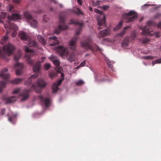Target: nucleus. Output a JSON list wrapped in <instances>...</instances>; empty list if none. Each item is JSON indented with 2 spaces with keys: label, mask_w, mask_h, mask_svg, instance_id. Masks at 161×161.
Wrapping results in <instances>:
<instances>
[{
  "label": "nucleus",
  "mask_w": 161,
  "mask_h": 161,
  "mask_svg": "<svg viewBox=\"0 0 161 161\" xmlns=\"http://www.w3.org/2000/svg\"><path fill=\"white\" fill-rule=\"evenodd\" d=\"M121 28V21L119 22L118 25L113 29L114 31H117Z\"/></svg>",
  "instance_id": "nucleus-36"
},
{
  "label": "nucleus",
  "mask_w": 161,
  "mask_h": 161,
  "mask_svg": "<svg viewBox=\"0 0 161 161\" xmlns=\"http://www.w3.org/2000/svg\"><path fill=\"white\" fill-rule=\"evenodd\" d=\"M8 36H4L1 40V43L2 44H4L8 40Z\"/></svg>",
  "instance_id": "nucleus-38"
},
{
  "label": "nucleus",
  "mask_w": 161,
  "mask_h": 161,
  "mask_svg": "<svg viewBox=\"0 0 161 161\" xmlns=\"http://www.w3.org/2000/svg\"><path fill=\"white\" fill-rule=\"evenodd\" d=\"M86 63L85 60L82 62L81 64H80L79 65L80 67H83L84 66Z\"/></svg>",
  "instance_id": "nucleus-54"
},
{
  "label": "nucleus",
  "mask_w": 161,
  "mask_h": 161,
  "mask_svg": "<svg viewBox=\"0 0 161 161\" xmlns=\"http://www.w3.org/2000/svg\"><path fill=\"white\" fill-rule=\"evenodd\" d=\"M143 59H153V57L151 56H144L142 57Z\"/></svg>",
  "instance_id": "nucleus-48"
},
{
  "label": "nucleus",
  "mask_w": 161,
  "mask_h": 161,
  "mask_svg": "<svg viewBox=\"0 0 161 161\" xmlns=\"http://www.w3.org/2000/svg\"><path fill=\"white\" fill-rule=\"evenodd\" d=\"M18 35L21 40H28L29 37L28 35L23 31L19 32Z\"/></svg>",
  "instance_id": "nucleus-17"
},
{
  "label": "nucleus",
  "mask_w": 161,
  "mask_h": 161,
  "mask_svg": "<svg viewBox=\"0 0 161 161\" xmlns=\"http://www.w3.org/2000/svg\"><path fill=\"white\" fill-rule=\"evenodd\" d=\"M20 90V89L19 88H17L14 89L13 92V93L14 94H16L18 93Z\"/></svg>",
  "instance_id": "nucleus-46"
},
{
  "label": "nucleus",
  "mask_w": 161,
  "mask_h": 161,
  "mask_svg": "<svg viewBox=\"0 0 161 161\" xmlns=\"http://www.w3.org/2000/svg\"><path fill=\"white\" fill-rule=\"evenodd\" d=\"M38 76V75L36 74H35L34 75H31L28 79V81H25L24 82V84L28 86L31 87V88L32 90H34L37 92H41L40 88L44 87L46 85V82L42 79H38L37 81V82L36 84H33L31 86V81L36 78ZM30 87H29V88Z\"/></svg>",
  "instance_id": "nucleus-1"
},
{
  "label": "nucleus",
  "mask_w": 161,
  "mask_h": 161,
  "mask_svg": "<svg viewBox=\"0 0 161 161\" xmlns=\"http://www.w3.org/2000/svg\"><path fill=\"white\" fill-rule=\"evenodd\" d=\"M131 26L130 25V26H127L125 27L124 28L123 30L122 31H121V36H122L123 35V34L125 32V31H126V30L127 29L130 28V27Z\"/></svg>",
  "instance_id": "nucleus-43"
},
{
  "label": "nucleus",
  "mask_w": 161,
  "mask_h": 161,
  "mask_svg": "<svg viewBox=\"0 0 161 161\" xmlns=\"http://www.w3.org/2000/svg\"><path fill=\"white\" fill-rule=\"evenodd\" d=\"M29 90H25L24 91L22 95V98L21 99V101H25L28 98L29 96Z\"/></svg>",
  "instance_id": "nucleus-24"
},
{
  "label": "nucleus",
  "mask_w": 161,
  "mask_h": 161,
  "mask_svg": "<svg viewBox=\"0 0 161 161\" xmlns=\"http://www.w3.org/2000/svg\"><path fill=\"white\" fill-rule=\"evenodd\" d=\"M57 75V74L55 72H53L50 74L49 76L51 78H53L54 76Z\"/></svg>",
  "instance_id": "nucleus-49"
},
{
  "label": "nucleus",
  "mask_w": 161,
  "mask_h": 161,
  "mask_svg": "<svg viewBox=\"0 0 161 161\" xmlns=\"http://www.w3.org/2000/svg\"><path fill=\"white\" fill-rule=\"evenodd\" d=\"M67 49L66 47L59 46L56 47L55 50L62 58H66L68 61L71 62L75 61L76 59L75 54L73 52L70 53L67 51Z\"/></svg>",
  "instance_id": "nucleus-2"
},
{
  "label": "nucleus",
  "mask_w": 161,
  "mask_h": 161,
  "mask_svg": "<svg viewBox=\"0 0 161 161\" xmlns=\"http://www.w3.org/2000/svg\"><path fill=\"white\" fill-rule=\"evenodd\" d=\"M69 24H75V25H79L80 26H82L83 25V23L82 22L80 23L77 21H75L74 20L71 19L70 21V22Z\"/></svg>",
  "instance_id": "nucleus-32"
},
{
  "label": "nucleus",
  "mask_w": 161,
  "mask_h": 161,
  "mask_svg": "<svg viewBox=\"0 0 161 161\" xmlns=\"http://www.w3.org/2000/svg\"><path fill=\"white\" fill-rule=\"evenodd\" d=\"M4 25L5 28L6 30L7 33H9L12 30H14L12 33V36L13 37H15L17 34L16 31L18 30V26L15 24L9 22L7 23V25L4 24Z\"/></svg>",
  "instance_id": "nucleus-7"
},
{
  "label": "nucleus",
  "mask_w": 161,
  "mask_h": 161,
  "mask_svg": "<svg viewBox=\"0 0 161 161\" xmlns=\"http://www.w3.org/2000/svg\"><path fill=\"white\" fill-rule=\"evenodd\" d=\"M68 28V26L67 25H59L58 27L55 29L54 32L55 34H58L60 33L61 30H65Z\"/></svg>",
  "instance_id": "nucleus-16"
},
{
  "label": "nucleus",
  "mask_w": 161,
  "mask_h": 161,
  "mask_svg": "<svg viewBox=\"0 0 161 161\" xmlns=\"http://www.w3.org/2000/svg\"><path fill=\"white\" fill-rule=\"evenodd\" d=\"M16 69V74L17 75H20L22 73V70L24 67L23 64L20 63H17L14 66Z\"/></svg>",
  "instance_id": "nucleus-12"
},
{
  "label": "nucleus",
  "mask_w": 161,
  "mask_h": 161,
  "mask_svg": "<svg viewBox=\"0 0 161 161\" xmlns=\"http://www.w3.org/2000/svg\"><path fill=\"white\" fill-rule=\"evenodd\" d=\"M109 8V6L107 5H105L103 6L102 8L104 10H107Z\"/></svg>",
  "instance_id": "nucleus-53"
},
{
  "label": "nucleus",
  "mask_w": 161,
  "mask_h": 161,
  "mask_svg": "<svg viewBox=\"0 0 161 161\" xmlns=\"http://www.w3.org/2000/svg\"><path fill=\"white\" fill-rule=\"evenodd\" d=\"M2 19V18L1 16V14H0V22L1 23H3V21H2V20H1V19Z\"/></svg>",
  "instance_id": "nucleus-61"
},
{
  "label": "nucleus",
  "mask_w": 161,
  "mask_h": 161,
  "mask_svg": "<svg viewBox=\"0 0 161 161\" xmlns=\"http://www.w3.org/2000/svg\"><path fill=\"white\" fill-rule=\"evenodd\" d=\"M143 19V17L141 18L139 20L140 22H141V21H142V20Z\"/></svg>",
  "instance_id": "nucleus-64"
},
{
  "label": "nucleus",
  "mask_w": 161,
  "mask_h": 161,
  "mask_svg": "<svg viewBox=\"0 0 161 161\" xmlns=\"http://www.w3.org/2000/svg\"><path fill=\"white\" fill-rule=\"evenodd\" d=\"M21 18V16L19 14H14L11 16H8V19L14 21L20 19Z\"/></svg>",
  "instance_id": "nucleus-15"
},
{
  "label": "nucleus",
  "mask_w": 161,
  "mask_h": 161,
  "mask_svg": "<svg viewBox=\"0 0 161 161\" xmlns=\"http://www.w3.org/2000/svg\"><path fill=\"white\" fill-rule=\"evenodd\" d=\"M17 98L15 96H11L4 98L3 101L6 103H11L15 102Z\"/></svg>",
  "instance_id": "nucleus-18"
},
{
  "label": "nucleus",
  "mask_w": 161,
  "mask_h": 161,
  "mask_svg": "<svg viewBox=\"0 0 161 161\" xmlns=\"http://www.w3.org/2000/svg\"><path fill=\"white\" fill-rule=\"evenodd\" d=\"M64 21V17L62 16H60L59 17V22L60 23H63Z\"/></svg>",
  "instance_id": "nucleus-47"
},
{
  "label": "nucleus",
  "mask_w": 161,
  "mask_h": 161,
  "mask_svg": "<svg viewBox=\"0 0 161 161\" xmlns=\"http://www.w3.org/2000/svg\"><path fill=\"white\" fill-rule=\"evenodd\" d=\"M5 112V109H2L1 111V113L2 114H3Z\"/></svg>",
  "instance_id": "nucleus-58"
},
{
  "label": "nucleus",
  "mask_w": 161,
  "mask_h": 161,
  "mask_svg": "<svg viewBox=\"0 0 161 161\" xmlns=\"http://www.w3.org/2000/svg\"><path fill=\"white\" fill-rule=\"evenodd\" d=\"M110 31L109 29L102 30L99 32L98 36L99 37H103L110 33Z\"/></svg>",
  "instance_id": "nucleus-21"
},
{
  "label": "nucleus",
  "mask_w": 161,
  "mask_h": 161,
  "mask_svg": "<svg viewBox=\"0 0 161 161\" xmlns=\"http://www.w3.org/2000/svg\"><path fill=\"white\" fill-rule=\"evenodd\" d=\"M94 11L99 14L97 16V19L98 24V28L101 29L105 26L106 22L104 14L97 9H95Z\"/></svg>",
  "instance_id": "nucleus-3"
},
{
  "label": "nucleus",
  "mask_w": 161,
  "mask_h": 161,
  "mask_svg": "<svg viewBox=\"0 0 161 161\" xmlns=\"http://www.w3.org/2000/svg\"><path fill=\"white\" fill-rule=\"evenodd\" d=\"M155 34L156 37H160V35L158 32H156Z\"/></svg>",
  "instance_id": "nucleus-57"
},
{
  "label": "nucleus",
  "mask_w": 161,
  "mask_h": 161,
  "mask_svg": "<svg viewBox=\"0 0 161 161\" xmlns=\"http://www.w3.org/2000/svg\"><path fill=\"white\" fill-rule=\"evenodd\" d=\"M26 43L28 44L30 47H35L37 45V43L36 42L28 39V40Z\"/></svg>",
  "instance_id": "nucleus-28"
},
{
  "label": "nucleus",
  "mask_w": 161,
  "mask_h": 161,
  "mask_svg": "<svg viewBox=\"0 0 161 161\" xmlns=\"http://www.w3.org/2000/svg\"><path fill=\"white\" fill-rule=\"evenodd\" d=\"M63 79V78H61L57 82H55L53 84L52 87L53 92V93L56 92L58 90V86L61 84Z\"/></svg>",
  "instance_id": "nucleus-14"
},
{
  "label": "nucleus",
  "mask_w": 161,
  "mask_h": 161,
  "mask_svg": "<svg viewBox=\"0 0 161 161\" xmlns=\"http://www.w3.org/2000/svg\"><path fill=\"white\" fill-rule=\"evenodd\" d=\"M121 39V33H119L116 34L114 36V39L115 41H120Z\"/></svg>",
  "instance_id": "nucleus-39"
},
{
  "label": "nucleus",
  "mask_w": 161,
  "mask_h": 161,
  "mask_svg": "<svg viewBox=\"0 0 161 161\" xmlns=\"http://www.w3.org/2000/svg\"><path fill=\"white\" fill-rule=\"evenodd\" d=\"M77 11L75 12L78 14H83V13L80 11V10L78 8H77Z\"/></svg>",
  "instance_id": "nucleus-50"
},
{
  "label": "nucleus",
  "mask_w": 161,
  "mask_h": 161,
  "mask_svg": "<svg viewBox=\"0 0 161 161\" xmlns=\"http://www.w3.org/2000/svg\"><path fill=\"white\" fill-rule=\"evenodd\" d=\"M24 16L27 22L32 27L36 28L38 25V22L30 13L27 12L24 13Z\"/></svg>",
  "instance_id": "nucleus-6"
},
{
  "label": "nucleus",
  "mask_w": 161,
  "mask_h": 161,
  "mask_svg": "<svg viewBox=\"0 0 161 161\" xmlns=\"http://www.w3.org/2000/svg\"><path fill=\"white\" fill-rule=\"evenodd\" d=\"M161 63V58L159 59H158L152 62V64L154 65V64L157 63Z\"/></svg>",
  "instance_id": "nucleus-42"
},
{
  "label": "nucleus",
  "mask_w": 161,
  "mask_h": 161,
  "mask_svg": "<svg viewBox=\"0 0 161 161\" xmlns=\"http://www.w3.org/2000/svg\"><path fill=\"white\" fill-rule=\"evenodd\" d=\"M21 52L20 51H19L14 56V58L15 60H18L19 58L21 57Z\"/></svg>",
  "instance_id": "nucleus-31"
},
{
  "label": "nucleus",
  "mask_w": 161,
  "mask_h": 161,
  "mask_svg": "<svg viewBox=\"0 0 161 161\" xmlns=\"http://www.w3.org/2000/svg\"><path fill=\"white\" fill-rule=\"evenodd\" d=\"M49 39L50 42H53L52 43L50 44L51 46L58 44L59 43V42L57 39V37L56 36H54L53 37H49Z\"/></svg>",
  "instance_id": "nucleus-20"
},
{
  "label": "nucleus",
  "mask_w": 161,
  "mask_h": 161,
  "mask_svg": "<svg viewBox=\"0 0 161 161\" xmlns=\"http://www.w3.org/2000/svg\"><path fill=\"white\" fill-rule=\"evenodd\" d=\"M78 38L75 37L69 42V46L70 49L73 51H75L76 49V42L77 41Z\"/></svg>",
  "instance_id": "nucleus-13"
},
{
  "label": "nucleus",
  "mask_w": 161,
  "mask_h": 161,
  "mask_svg": "<svg viewBox=\"0 0 161 161\" xmlns=\"http://www.w3.org/2000/svg\"><path fill=\"white\" fill-rule=\"evenodd\" d=\"M89 10L91 11H92L93 10L92 8L91 7H89Z\"/></svg>",
  "instance_id": "nucleus-63"
},
{
  "label": "nucleus",
  "mask_w": 161,
  "mask_h": 161,
  "mask_svg": "<svg viewBox=\"0 0 161 161\" xmlns=\"http://www.w3.org/2000/svg\"><path fill=\"white\" fill-rule=\"evenodd\" d=\"M41 102L43 103L46 107H47L50 103V100L48 98H44L42 96L39 97Z\"/></svg>",
  "instance_id": "nucleus-19"
},
{
  "label": "nucleus",
  "mask_w": 161,
  "mask_h": 161,
  "mask_svg": "<svg viewBox=\"0 0 161 161\" xmlns=\"http://www.w3.org/2000/svg\"><path fill=\"white\" fill-rule=\"evenodd\" d=\"M100 1H97L96 2L93 1L92 2L93 5L94 6H96L99 5Z\"/></svg>",
  "instance_id": "nucleus-44"
},
{
  "label": "nucleus",
  "mask_w": 161,
  "mask_h": 161,
  "mask_svg": "<svg viewBox=\"0 0 161 161\" xmlns=\"http://www.w3.org/2000/svg\"><path fill=\"white\" fill-rule=\"evenodd\" d=\"M77 1L80 5H82L81 0H77Z\"/></svg>",
  "instance_id": "nucleus-59"
},
{
  "label": "nucleus",
  "mask_w": 161,
  "mask_h": 161,
  "mask_svg": "<svg viewBox=\"0 0 161 161\" xmlns=\"http://www.w3.org/2000/svg\"><path fill=\"white\" fill-rule=\"evenodd\" d=\"M12 1L13 3L18 4L19 3L20 0H12Z\"/></svg>",
  "instance_id": "nucleus-56"
},
{
  "label": "nucleus",
  "mask_w": 161,
  "mask_h": 161,
  "mask_svg": "<svg viewBox=\"0 0 161 161\" xmlns=\"http://www.w3.org/2000/svg\"><path fill=\"white\" fill-rule=\"evenodd\" d=\"M39 42L42 44L44 45L46 43V41L44 38L41 35H38L37 36Z\"/></svg>",
  "instance_id": "nucleus-29"
},
{
  "label": "nucleus",
  "mask_w": 161,
  "mask_h": 161,
  "mask_svg": "<svg viewBox=\"0 0 161 161\" xmlns=\"http://www.w3.org/2000/svg\"><path fill=\"white\" fill-rule=\"evenodd\" d=\"M16 116L17 115L16 114L10 113L8 118V120L10 122H12L13 121L15 120Z\"/></svg>",
  "instance_id": "nucleus-27"
},
{
  "label": "nucleus",
  "mask_w": 161,
  "mask_h": 161,
  "mask_svg": "<svg viewBox=\"0 0 161 161\" xmlns=\"http://www.w3.org/2000/svg\"><path fill=\"white\" fill-rule=\"evenodd\" d=\"M45 59V57H43L42 58V61L41 62H43L44 61Z\"/></svg>",
  "instance_id": "nucleus-60"
},
{
  "label": "nucleus",
  "mask_w": 161,
  "mask_h": 161,
  "mask_svg": "<svg viewBox=\"0 0 161 161\" xmlns=\"http://www.w3.org/2000/svg\"><path fill=\"white\" fill-rule=\"evenodd\" d=\"M15 49V47L14 45L9 42L2 48L3 51L8 56L12 55Z\"/></svg>",
  "instance_id": "nucleus-8"
},
{
  "label": "nucleus",
  "mask_w": 161,
  "mask_h": 161,
  "mask_svg": "<svg viewBox=\"0 0 161 161\" xmlns=\"http://www.w3.org/2000/svg\"><path fill=\"white\" fill-rule=\"evenodd\" d=\"M1 15L2 19H5L7 16V14L5 12H1Z\"/></svg>",
  "instance_id": "nucleus-45"
},
{
  "label": "nucleus",
  "mask_w": 161,
  "mask_h": 161,
  "mask_svg": "<svg viewBox=\"0 0 161 161\" xmlns=\"http://www.w3.org/2000/svg\"><path fill=\"white\" fill-rule=\"evenodd\" d=\"M50 67L51 65L48 63L45 64L44 66V68L46 70H48Z\"/></svg>",
  "instance_id": "nucleus-40"
},
{
  "label": "nucleus",
  "mask_w": 161,
  "mask_h": 161,
  "mask_svg": "<svg viewBox=\"0 0 161 161\" xmlns=\"http://www.w3.org/2000/svg\"><path fill=\"white\" fill-rule=\"evenodd\" d=\"M0 77L6 80L10 78V75L8 73V69L7 68H4L1 71L0 73Z\"/></svg>",
  "instance_id": "nucleus-11"
},
{
  "label": "nucleus",
  "mask_w": 161,
  "mask_h": 161,
  "mask_svg": "<svg viewBox=\"0 0 161 161\" xmlns=\"http://www.w3.org/2000/svg\"><path fill=\"white\" fill-rule=\"evenodd\" d=\"M137 14L135 12L130 11L128 13H125L123 16V19L124 22H131L135 19L137 18ZM122 19H121V21ZM122 22L121 21V24Z\"/></svg>",
  "instance_id": "nucleus-5"
},
{
  "label": "nucleus",
  "mask_w": 161,
  "mask_h": 161,
  "mask_svg": "<svg viewBox=\"0 0 161 161\" xmlns=\"http://www.w3.org/2000/svg\"><path fill=\"white\" fill-rule=\"evenodd\" d=\"M147 25L149 27L152 26H157L158 28H160L161 29V21L157 24L152 21H147Z\"/></svg>",
  "instance_id": "nucleus-22"
},
{
  "label": "nucleus",
  "mask_w": 161,
  "mask_h": 161,
  "mask_svg": "<svg viewBox=\"0 0 161 161\" xmlns=\"http://www.w3.org/2000/svg\"><path fill=\"white\" fill-rule=\"evenodd\" d=\"M6 83L2 81L0 83V92H1L3 88L5 87Z\"/></svg>",
  "instance_id": "nucleus-35"
},
{
  "label": "nucleus",
  "mask_w": 161,
  "mask_h": 161,
  "mask_svg": "<svg viewBox=\"0 0 161 161\" xmlns=\"http://www.w3.org/2000/svg\"><path fill=\"white\" fill-rule=\"evenodd\" d=\"M84 84V81L81 80H79L75 82V84L76 86H81L83 85Z\"/></svg>",
  "instance_id": "nucleus-37"
},
{
  "label": "nucleus",
  "mask_w": 161,
  "mask_h": 161,
  "mask_svg": "<svg viewBox=\"0 0 161 161\" xmlns=\"http://www.w3.org/2000/svg\"><path fill=\"white\" fill-rule=\"evenodd\" d=\"M22 80V79L20 78H17L13 80L11 82L14 84H18L20 83Z\"/></svg>",
  "instance_id": "nucleus-33"
},
{
  "label": "nucleus",
  "mask_w": 161,
  "mask_h": 161,
  "mask_svg": "<svg viewBox=\"0 0 161 161\" xmlns=\"http://www.w3.org/2000/svg\"><path fill=\"white\" fill-rule=\"evenodd\" d=\"M139 41L141 43L144 44L148 42L150 40L147 38H139Z\"/></svg>",
  "instance_id": "nucleus-34"
},
{
  "label": "nucleus",
  "mask_w": 161,
  "mask_h": 161,
  "mask_svg": "<svg viewBox=\"0 0 161 161\" xmlns=\"http://www.w3.org/2000/svg\"><path fill=\"white\" fill-rule=\"evenodd\" d=\"M105 61L107 63L108 66L111 70H114V67L113 66V64L114 63V62L113 61H111L107 58V57L105 58Z\"/></svg>",
  "instance_id": "nucleus-23"
},
{
  "label": "nucleus",
  "mask_w": 161,
  "mask_h": 161,
  "mask_svg": "<svg viewBox=\"0 0 161 161\" xmlns=\"http://www.w3.org/2000/svg\"><path fill=\"white\" fill-rule=\"evenodd\" d=\"M81 28H80L78 30H77L76 31V35H78L80 33V31H81Z\"/></svg>",
  "instance_id": "nucleus-55"
},
{
  "label": "nucleus",
  "mask_w": 161,
  "mask_h": 161,
  "mask_svg": "<svg viewBox=\"0 0 161 161\" xmlns=\"http://www.w3.org/2000/svg\"><path fill=\"white\" fill-rule=\"evenodd\" d=\"M123 41V42L121 43V47L123 46L124 45L127 46L129 41V38L128 37H125Z\"/></svg>",
  "instance_id": "nucleus-30"
},
{
  "label": "nucleus",
  "mask_w": 161,
  "mask_h": 161,
  "mask_svg": "<svg viewBox=\"0 0 161 161\" xmlns=\"http://www.w3.org/2000/svg\"><path fill=\"white\" fill-rule=\"evenodd\" d=\"M41 67L40 62L36 63L33 67V71L35 72H38L39 71Z\"/></svg>",
  "instance_id": "nucleus-26"
},
{
  "label": "nucleus",
  "mask_w": 161,
  "mask_h": 161,
  "mask_svg": "<svg viewBox=\"0 0 161 161\" xmlns=\"http://www.w3.org/2000/svg\"><path fill=\"white\" fill-rule=\"evenodd\" d=\"M92 42V40L90 38H88L87 39V41L84 42H80V44L81 46L86 49H90L92 51L94 50H98L99 49L102 50L100 48L98 47L96 45L94 44L92 45L91 44Z\"/></svg>",
  "instance_id": "nucleus-4"
},
{
  "label": "nucleus",
  "mask_w": 161,
  "mask_h": 161,
  "mask_svg": "<svg viewBox=\"0 0 161 161\" xmlns=\"http://www.w3.org/2000/svg\"><path fill=\"white\" fill-rule=\"evenodd\" d=\"M7 9L9 12H11L13 10L14 7L13 5L11 4L9 5L7 7Z\"/></svg>",
  "instance_id": "nucleus-41"
},
{
  "label": "nucleus",
  "mask_w": 161,
  "mask_h": 161,
  "mask_svg": "<svg viewBox=\"0 0 161 161\" xmlns=\"http://www.w3.org/2000/svg\"><path fill=\"white\" fill-rule=\"evenodd\" d=\"M80 66L79 65V66H77L76 67H75V69H78L79 68H80Z\"/></svg>",
  "instance_id": "nucleus-62"
},
{
  "label": "nucleus",
  "mask_w": 161,
  "mask_h": 161,
  "mask_svg": "<svg viewBox=\"0 0 161 161\" xmlns=\"http://www.w3.org/2000/svg\"><path fill=\"white\" fill-rule=\"evenodd\" d=\"M161 16V13H158L155 16L154 18H159Z\"/></svg>",
  "instance_id": "nucleus-51"
},
{
  "label": "nucleus",
  "mask_w": 161,
  "mask_h": 161,
  "mask_svg": "<svg viewBox=\"0 0 161 161\" xmlns=\"http://www.w3.org/2000/svg\"><path fill=\"white\" fill-rule=\"evenodd\" d=\"M24 48L26 53L25 56L27 58V61L30 64L32 65L33 61L30 59V58L33 56V54L32 53H34L33 50L27 46L25 47Z\"/></svg>",
  "instance_id": "nucleus-9"
},
{
  "label": "nucleus",
  "mask_w": 161,
  "mask_h": 161,
  "mask_svg": "<svg viewBox=\"0 0 161 161\" xmlns=\"http://www.w3.org/2000/svg\"><path fill=\"white\" fill-rule=\"evenodd\" d=\"M141 29L143 31L142 32V34L144 36H147L149 35L151 36L150 31L148 28L147 27L142 28Z\"/></svg>",
  "instance_id": "nucleus-25"
},
{
  "label": "nucleus",
  "mask_w": 161,
  "mask_h": 161,
  "mask_svg": "<svg viewBox=\"0 0 161 161\" xmlns=\"http://www.w3.org/2000/svg\"><path fill=\"white\" fill-rule=\"evenodd\" d=\"M49 59L52 61L54 65L56 66L55 69L58 72H61L62 70V68L59 67L60 65V61L59 60L56 59V56L54 55H52L51 56L49 57Z\"/></svg>",
  "instance_id": "nucleus-10"
},
{
  "label": "nucleus",
  "mask_w": 161,
  "mask_h": 161,
  "mask_svg": "<svg viewBox=\"0 0 161 161\" xmlns=\"http://www.w3.org/2000/svg\"><path fill=\"white\" fill-rule=\"evenodd\" d=\"M48 18L47 17H46V16H45L43 18V20L44 22H47L48 20Z\"/></svg>",
  "instance_id": "nucleus-52"
}]
</instances>
